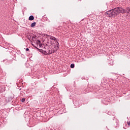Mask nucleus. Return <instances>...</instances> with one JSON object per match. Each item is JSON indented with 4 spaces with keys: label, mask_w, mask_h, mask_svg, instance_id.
Here are the masks:
<instances>
[{
    "label": "nucleus",
    "mask_w": 130,
    "mask_h": 130,
    "mask_svg": "<svg viewBox=\"0 0 130 130\" xmlns=\"http://www.w3.org/2000/svg\"><path fill=\"white\" fill-rule=\"evenodd\" d=\"M110 112H108V113H109Z\"/></svg>",
    "instance_id": "obj_14"
},
{
    "label": "nucleus",
    "mask_w": 130,
    "mask_h": 130,
    "mask_svg": "<svg viewBox=\"0 0 130 130\" xmlns=\"http://www.w3.org/2000/svg\"><path fill=\"white\" fill-rule=\"evenodd\" d=\"M56 45L57 46V48H59V43H58V42H56Z\"/></svg>",
    "instance_id": "obj_6"
},
{
    "label": "nucleus",
    "mask_w": 130,
    "mask_h": 130,
    "mask_svg": "<svg viewBox=\"0 0 130 130\" xmlns=\"http://www.w3.org/2000/svg\"><path fill=\"white\" fill-rule=\"evenodd\" d=\"M50 39H51V40H56V38H54V37H51Z\"/></svg>",
    "instance_id": "obj_8"
},
{
    "label": "nucleus",
    "mask_w": 130,
    "mask_h": 130,
    "mask_svg": "<svg viewBox=\"0 0 130 130\" xmlns=\"http://www.w3.org/2000/svg\"><path fill=\"white\" fill-rule=\"evenodd\" d=\"M125 13H127V16H128V15H129V13H130V8L128 7H127L125 10Z\"/></svg>",
    "instance_id": "obj_3"
},
{
    "label": "nucleus",
    "mask_w": 130,
    "mask_h": 130,
    "mask_svg": "<svg viewBox=\"0 0 130 130\" xmlns=\"http://www.w3.org/2000/svg\"><path fill=\"white\" fill-rule=\"evenodd\" d=\"M41 43V42H40V41L38 40L37 41V43L38 44H39L40 46H41V44H40V43Z\"/></svg>",
    "instance_id": "obj_9"
},
{
    "label": "nucleus",
    "mask_w": 130,
    "mask_h": 130,
    "mask_svg": "<svg viewBox=\"0 0 130 130\" xmlns=\"http://www.w3.org/2000/svg\"><path fill=\"white\" fill-rule=\"evenodd\" d=\"M32 40H34V39H35V37H32Z\"/></svg>",
    "instance_id": "obj_13"
},
{
    "label": "nucleus",
    "mask_w": 130,
    "mask_h": 130,
    "mask_svg": "<svg viewBox=\"0 0 130 130\" xmlns=\"http://www.w3.org/2000/svg\"><path fill=\"white\" fill-rule=\"evenodd\" d=\"M36 25V23L35 22L32 23L31 24V27H35V25Z\"/></svg>",
    "instance_id": "obj_5"
},
{
    "label": "nucleus",
    "mask_w": 130,
    "mask_h": 130,
    "mask_svg": "<svg viewBox=\"0 0 130 130\" xmlns=\"http://www.w3.org/2000/svg\"><path fill=\"white\" fill-rule=\"evenodd\" d=\"M25 50H26V51H29V48H26V49H25Z\"/></svg>",
    "instance_id": "obj_12"
},
{
    "label": "nucleus",
    "mask_w": 130,
    "mask_h": 130,
    "mask_svg": "<svg viewBox=\"0 0 130 130\" xmlns=\"http://www.w3.org/2000/svg\"><path fill=\"white\" fill-rule=\"evenodd\" d=\"M70 67L71 69H74V68H75V64L74 63L71 64Z\"/></svg>",
    "instance_id": "obj_7"
},
{
    "label": "nucleus",
    "mask_w": 130,
    "mask_h": 130,
    "mask_svg": "<svg viewBox=\"0 0 130 130\" xmlns=\"http://www.w3.org/2000/svg\"><path fill=\"white\" fill-rule=\"evenodd\" d=\"M127 124L128 125H130V121H127Z\"/></svg>",
    "instance_id": "obj_11"
},
{
    "label": "nucleus",
    "mask_w": 130,
    "mask_h": 130,
    "mask_svg": "<svg viewBox=\"0 0 130 130\" xmlns=\"http://www.w3.org/2000/svg\"><path fill=\"white\" fill-rule=\"evenodd\" d=\"M44 52H46L47 54H51L52 53H54V50L49 48L47 49L44 50Z\"/></svg>",
    "instance_id": "obj_2"
},
{
    "label": "nucleus",
    "mask_w": 130,
    "mask_h": 130,
    "mask_svg": "<svg viewBox=\"0 0 130 130\" xmlns=\"http://www.w3.org/2000/svg\"><path fill=\"white\" fill-rule=\"evenodd\" d=\"M28 20L29 21H33V20H34V16H33L32 15H31L29 17Z\"/></svg>",
    "instance_id": "obj_4"
},
{
    "label": "nucleus",
    "mask_w": 130,
    "mask_h": 130,
    "mask_svg": "<svg viewBox=\"0 0 130 130\" xmlns=\"http://www.w3.org/2000/svg\"><path fill=\"white\" fill-rule=\"evenodd\" d=\"M125 9L121 7H117L105 12V15L109 18H115L119 14H124Z\"/></svg>",
    "instance_id": "obj_1"
},
{
    "label": "nucleus",
    "mask_w": 130,
    "mask_h": 130,
    "mask_svg": "<svg viewBox=\"0 0 130 130\" xmlns=\"http://www.w3.org/2000/svg\"><path fill=\"white\" fill-rule=\"evenodd\" d=\"M25 100H26V99H25V98H22V99H21V102H25Z\"/></svg>",
    "instance_id": "obj_10"
}]
</instances>
